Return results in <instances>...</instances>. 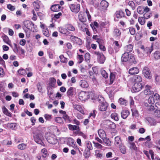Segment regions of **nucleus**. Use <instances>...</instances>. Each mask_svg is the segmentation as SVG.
I'll return each mask as SVG.
<instances>
[{
	"label": "nucleus",
	"instance_id": "35",
	"mask_svg": "<svg viewBox=\"0 0 160 160\" xmlns=\"http://www.w3.org/2000/svg\"><path fill=\"white\" fill-rule=\"evenodd\" d=\"M111 118L116 121H118L119 117L118 114L116 112H113L111 115Z\"/></svg>",
	"mask_w": 160,
	"mask_h": 160
},
{
	"label": "nucleus",
	"instance_id": "8",
	"mask_svg": "<svg viewBox=\"0 0 160 160\" xmlns=\"http://www.w3.org/2000/svg\"><path fill=\"white\" fill-rule=\"evenodd\" d=\"M23 24L24 26L29 30L32 29V28L35 29L36 27L32 22L29 20L24 21Z\"/></svg>",
	"mask_w": 160,
	"mask_h": 160
},
{
	"label": "nucleus",
	"instance_id": "59",
	"mask_svg": "<svg viewBox=\"0 0 160 160\" xmlns=\"http://www.w3.org/2000/svg\"><path fill=\"white\" fill-rule=\"evenodd\" d=\"M148 102L150 104H153L155 102L154 99L152 96H150L148 99Z\"/></svg>",
	"mask_w": 160,
	"mask_h": 160
},
{
	"label": "nucleus",
	"instance_id": "26",
	"mask_svg": "<svg viewBox=\"0 0 160 160\" xmlns=\"http://www.w3.org/2000/svg\"><path fill=\"white\" fill-rule=\"evenodd\" d=\"M68 128L69 130L72 131L79 130L80 131V128L77 125H73L71 124L68 125Z\"/></svg>",
	"mask_w": 160,
	"mask_h": 160
},
{
	"label": "nucleus",
	"instance_id": "39",
	"mask_svg": "<svg viewBox=\"0 0 160 160\" xmlns=\"http://www.w3.org/2000/svg\"><path fill=\"white\" fill-rule=\"evenodd\" d=\"M130 144V149L135 151H138V148L136 147L135 144L133 142H131L129 143Z\"/></svg>",
	"mask_w": 160,
	"mask_h": 160
},
{
	"label": "nucleus",
	"instance_id": "20",
	"mask_svg": "<svg viewBox=\"0 0 160 160\" xmlns=\"http://www.w3.org/2000/svg\"><path fill=\"white\" fill-rule=\"evenodd\" d=\"M108 3L105 0H102L101 2L100 5L102 9L106 10L108 6Z\"/></svg>",
	"mask_w": 160,
	"mask_h": 160
},
{
	"label": "nucleus",
	"instance_id": "27",
	"mask_svg": "<svg viewBox=\"0 0 160 160\" xmlns=\"http://www.w3.org/2000/svg\"><path fill=\"white\" fill-rule=\"evenodd\" d=\"M2 111L3 113L6 116L10 117H12V113L9 112L5 107L4 106L2 108Z\"/></svg>",
	"mask_w": 160,
	"mask_h": 160
},
{
	"label": "nucleus",
	"instance_id": "50",
	"mask_svg": "<svg viewBox=\"0 0 160 160\" xmlns=\"http://www.w3.org/2000/svg\"><path fill=\"white\" fill-rule=\"evenodd\" d=\"M118 102L120 105H125L127 102L126 100L122 98H120L118 100Z\"/></svg>",
	"mask_w": 160,
	"mask_h": 160
},
{
	"label": "nucleus",
	"instance_id": "33",
	"mask_svg": "<svg viewBox=\"0 0 160 160\" xmlns=\"http://www.w3.org/2000/svg\"><path fill=\"white\" fill-rule=\"evenodd\" d=\"M158 104V103H156L155 104V106L157 107L158 108H159L157 106ZM159 108L160 109V107ZM154 115L155 117L157 118H160V109L156 110L154 112Z\"/></svg>",
	"mask_w": 160,
	"mask_h": 160
},
{
	"label": "nucleus",
	"instance_id": "51",
	"mask_svg": "<svg viewBox=\"0 0 160 160\" xmlns=\"http://www.w3.org/2000/svg\"><path fill=\"white\" fill-rule=\"evenodd\" d=\"M86 145L87 148L89 149V151L91 150L93 148L90 142L88 141L86 142Z\"/></svg>",
	"mask_w": 160,
	"mask_h": 160
},
{
	"label": "nucleus",
	"instance_id": "7",
	"mask_svg": "<svg viewBox=\"0 0 160 160\" xmlns=\"http://www.w3.org/2000/svg\"><path fill=\"white\" fill-rule=\"evenodd\" d=\"M94 54L98 56V62L100 63H104L105 60V57L104 55L98 52H95Z\"/></svg>",
	"mask_w": 160,
	"mask_h": 160
},
{
	"label": "nucleus",
	"instance_id": "14",
	"mask_svg": "<svg viewBox=\"0 0 160 160\" xmlns=\"http://www.w3.org/2000/svg\"><path fill=\"white\" fill-rule=\"evenodd\" d=\"M72 107L74 108V110H77L82 114L84 113V111L82 110V107L81 105L73 103Z\"/></svg>",
	"mask_w": 160,
	"mask_h": 160
},
{
	"label": "nucleus",
	"instance_id": "3",
	"mask_svg": "<svg viewBox=\"0 0 160 160\" xmlns=\"http://www.w3.org/2000/svg\"><path fill=\"white\" fill-rule=\"evenodd\" d=\"M45 137L47 141L51 144H55L57 142V139L53 134L48 133L45 134Z\"/></svg>",
	"mask_w": 160,
	"mask_h": 160
},
{
	"label": "nucleus",
	"instance_id": "32",
	"mask_svg": "<svg viewBox=\"0 0 160 160\" xmlns=\"http://www.w3.org/2000/svg\"><path fill=\"white\" fill-rule=\"evenodd\" d=\"M128 61H129L131 63H132L134 64L136 63L137 62L136 60L135 55L133 54H130Z\"/></svg>",
	"mask_w": 160,
	"mask_h": 160
},
{
	"label": "nucleus",
	"instance_id": "29",
	"mask_svg": "<svg viewBox=\"0 0 160 160\" xmlns=\"http://www.w3.org/2000/svg\"><path fill=\"white\" fill-rule=\"evenodd\" d=\"M115 14L117 18H121L124 16V13L121 10L117 11Z\"/></svg>",
	"mask_w": 160,
	"mask_h": 160
},
{
	"label": "nucleus",
	"instance_id": "38",
	"mask_svg": "<svg viewBox=\"0 0 160 160\" xmlns=\"http://www.w3.org/2000/svg\"><path fill=\"white\" fill-rule=\"evenodd\" d=\"M65 28L67 30L69 31H74L75 30V28L74 26L72 24H68L65 25Z\"/></svg>",
	"mask_w": 160,
	"mask_h": 160
},
{
	"label": "nucleus",
	"instance_id": "60",
	"mask_svg": "<svg viewBox=\"0 0 160 160\" xmlns=\"http://www.w3.org/2000/svg\"><path fill=\"white\" fill-rule=\"evenodd\" d=\"M101 73L103 77L106 78L108 77V74L104 70H101Z\"/></svg>",
	"mask_w": 160,
	"mask_h": 160
},
{
	"label": "nucleus",
	"instance_id": "37",
	"mask_svg": "<svg viewBox=\"0 0 160 160\" xmlns=\"http://www.w3.org/2000/svg\"><path fill=\"white\" fill-rule=\"evenodd\" d=\"M103 142H104L105 145L108 146H110L111 145V142L109 139L106 138V137L103 139Z\"/></svg>",
	"mask_w": 160,
	"mask_h": 160
},
{
	"label": "nucleus",
	"instance_id": "49",
	"mask_svg": "<svg viewBox=\"0 0 160 160\" xmlns=\"http://www.w3.org/2000/svg\"><path fill=\"white\" fill-rule=\"evenodd\" d=\"M42 157L43 158H46L48 155L47 150L45 148H43L41 150Z\"/></svg>",
	"mask_w": 160,
	"mask_h": 160
},
{
	"label": "nucleus",
	"instance_id": "41",
	"mask_svg": "<svg viewBox=\"0 0 160 160\" xmlns=\"http://www.w3.org/2000/svg\"><path fill=\"white\" fill-rule=\"evenodd\" d=\"M152 50V49L151 48L146 47L144 50V54H146L147 55L150 54Z\"/></svg>",
	"mask_w": 160,
	"mask_h": 160
},
{
	"label": "nucleus",
	"instance_id": "58",
	"mask_svg": "<svg viewBox=\"0 0 160 160\" xmlns=\"http://www.w3.org/2000/svg\"><path fill=\"white\" fill-rule=\"evenodd\" d=\"M73 88L70 87L68 90L67 92V95L68 96L72 95H73Z\"/></svg>",
	"mask_w": 160,
	"mask_h": 160
},
{
	"label": "nucleus",
	"instance_id": "54",
	"mask_svg": "<svg viewBox=\"0 0 160 160\" xmlns=\"http://www.w3.org/2000/svg\"><path fill=\"white\" fill-rule=\"evenodd\" d=\"M97 101L100 104L104 102H106L104 100V98L101 96H99L97 99Z\"/></svg>",
	"mask_w": 160,
	"mask_h": 160
},
{
	"label": "nucleus",
	"instance_id": "40",
	"mask_svg": "<svg viewBox=\"0 0 160 160\" xmlns=\"http://www.w3.org/2000/svg\"><path fill=\"white\" fill-rule=\"evenodd\" d=\"M115 77V76L114 73L111 72L110 76V83L109 84H112L113 83Z\"/></svg>",
	"mask_w": 160,
	"mask_h": 160
},
{
	"label": "nucleus",
	"instance_id": "57",
	"mask_svg": "<svg viewBox=\"0 0 160 160\" xmlns=\"http://www.w3.org/2000/svg\"><path fill=\"white\" fill-rule=\"evenodd\" d=\"M59 58L60 59L61 62H62L66 63L68 62L67 58H65L63 55H61L59 56Z\"/></svg>",
	"mask_w": 160,
	"mask_h": 160
},
{
	"label": "nucleus",
	"instance_id": "6",
	"mask_svg": "<svg viewBox=\"0 0 160 160\" xmlns=\"http://www.w3.org/2000/svg\"><path fill=\"white\" fill-rule=\"evenodd\" d=\"M69 7L71 11L75 13H77L80 10V5L79 4H70L69 5Z\"/></svg>",
	"mask_w": 160,
	"mask_h": 160
},
{
	"label": "nucleus",
	"instance_id": "43",
	"mask_svg": "<svg viewBox=\"0 0 160 160\" xmlns=\"http://www.w3.org/2000/svg\"><path fill=\"white\" fill-rule=\"evenodd\" d=\"M16 125L15 123H8L7 124V127L8 128L13 130L15 129Z\"/></svg>",
	"mask_w": 160,
	"mask_h": 160
},
{
	"label": "nucleus",
	"instance_id": "64",
	"mask_svg": "<svg viewBox=\"0 0 160 160\" xmlns=\"http://www.w3.org/2000/svg\"><path fill=\"white\" fill-rule=\"evenodd\" d=\"M43 34L46 37H48L49 36V31L47 28H44L43 30Z\"/></svg>",
	"mask_w": 160,
	"mask_h": 160
},
{
	"label": "nucleus",
	"instance_id": "5",
	"mask_svg": "<svg viewBox=\"0 0 160 160\" xmlns=\"http://www.w3.org/2000/svg\"><path fill=\"white\" fill-rule=\"evenodd\" d=\"M78 96L79 99L81 101H85L90 97L88 93L84 91L80 92L78 94Z\"/></svg>",
	"mask_w": 160,
	"mask_h": 160
},
{
	"label": "nucleus",
	"instance_id": "18",
	"mask_svg": "<svg viewBox=\"0 0 160 160\" xmlns=\"http://www.w3.org/2000/svg\"><path fill=\"white\" fill-rule=\"evenodd\" d=\"M130 54L128 52H125L123 54L121 57V60L123 62H126L128 61L130 57Z\"/></svg>",
	"mask_w": 160,
	"mask_h": 160
},
{
	"label": "nucleus",
	"instance_id": "4",
	"mask_svg": "<svg viewBox=\"0 0 160 160\" xmlns=\"http://www.w3.org/2000/svg\"><path fill=\"white\" fill-rule=\"evenodd\" d=\"M142 74L147 79H150L152 78L151 72L148 67H145L143 68Z\"/></svg>",
	"mask_w": 160,
	"mask_h": 160
},
{
	"label": "nucleus",
	"instance_id": "53",
	"mask_svg": "<svg viewBox=\"0 0 160 160\" xmlns=\"http://www.w3.org/2000/svg\"><path fill=\"white\" fill-rule=\"evenodd\" d=\"M93 143L94 144L95 147L98 149H102L103 148V146L100 144L98 142H96L93 141Z\"/></svg>",
	"mask_w": 160,
	"mask_h": 160
},
{
	"label": "nucleus",
	"instance_id": "2",
	"mask_svg": "<svg viewBox=\"0 0 160 160\" xmlns=\"http://www.w3.org/2000/svg\"><path fill=\"white\" fill-rule=\"evenodd\" d=\"M33 137L34 141L36 143L44 147L45 146L43 141L44 140L43 137L41 133L35 134Z\"/></svg>",
	"mask_w": 160,
	"mask_h": 160
},
{
	"label": "nucleus",
	"instance_id": "63",
	"mask_svg": "<svg viewBox=\"0 0 160 160\" xmlns=\"http://www.w3.org/2000/svg\"><path fill=\"white\" fill-rule=\"evenodd\" d=\"M3 143L8 146L9 147L12 144V142L11 141H9L7 140H5L3 141Z\"/></svg>",
	"mask_w": 160,
	"mask_h": 160
},
{
	"label": "nucleus",
	"instance_id": "46",
	"mask_svg": "<svg viewBox=\"0 0 160 160\" xmlns=\"http://www.w3.org/2000/svg\"><path fill=\"white\" fill-rule=\"evenodd\" d=\"M3 41L7 44L9 45L11 47V46L12 45L11 44V42L9 40L8 37L6 36L4 37L3 38Z\"/></svg>",
	"mask_w": 160,
	"mask_h": 160
},
{
	"label": "nucleus",
	"instance_id": "55",
	"mask_svg": "<svg viewBox=\"0 0 160 160\" xmlns=\"http://www.w3.org/2000/svg\"><path fill=\"white\" fill-rule=\"evenodd\" d=\"M95 155L96 156L97 158H101L102 156V153L100 152L98 150H96L95 151Z\"/></svg>",
	"mask_w": 160,
	"mask_h": 160
},
{
	"label": "nucleus",
	"instance_id": "44",
	"mask_svg": "<svg viewBox=\"0 0 160 160\" xmlns=\"http://www.w3.org/2000/svg\"><path fill=\"white\" fill-rule=\"evenodd\" d=\"M77 58L78 60V63L80 64L81 63L83 60V56L82 55L78 54Z\"/></svg>",
	"mask_w": 160,
	"mask_h": 160
},
{
	"label": "nucleus",
	"instance_id": "56",
	"mask_svg": "<svg viewBox=\"0 0 160 160\" xmlns=\"http://www.w3.org/2000/svg\"><path fill=\"white\" fill-rule=\"evenodd\" d=\"M154 57L156 59H160V52L158 51H156L154 53Z\"/></svg>",
	"mask_w": 160,
	"mask_h": 160
},
{
	"label": "nucleus",
	"instance_id": "31",
	"mask_svg": "<svg viewBox=\"0 0 160 160\" xmlns=\"http://www.w3.org/2000/svg\"><path fill=\"white\" fill-rule=\"evenodd\" d=\"M40 2L39 1H34L33 3V4L34 7L36 11H39L40 8Z\"/></svg>",
	"mask_w": 160,
	"mask_h": 160
},
{
	"label": "nucleus",
	"instance_id": "48",
	"mask_svg": "<svg viewBox=\"0 0 160 160\" xmlns=\"http://www.w3.org/2000/svg\"><path fill=\"white\" fill-rule=\"evenodd\" d=\"M27 144L25 143H21L19 144L18 146V149L20 150L25 149L27 147Z\"/></svg>",
	"mask_w": 160,
	"mask_h": 160
},
{
	"label": "nucleus",
	"instance_id": "61",
	"mask_svg": "<svg viewBox=\"0 0 160 160\" xmlns=\"http://www.w3.org/2000/svg\"><path fill=\"white\" fill-rule=\"evenodd\" d=\"M132 114L133 116L137 117L138 116V113L137 110L135 109H132Z\"/></svg>",
	"mask_w": 160,
	"mask_h": 160
},
{
	"label": "nucleus",
	"instance_id": "21",
	"mask_svg": "<svg viewBox=\"0 0 160 160\" xmlns=\"http://www.w3.org/2000/svg\"><path fill=\"white\" fill-rule=\"evenodd\" d=\"M79 85L82 88H86L88 87V84L85 80H82L79 82Z\"/></svg>",
	"mask_w": 160,
	"mask_h": 160
},
{
	"label": "nucleus",
	"instance_id": "28",
	"mask_svg": "<svg viewBox=\"0 0 160 160\" xmlns=\"http://www.w3.org/2000/svg\"><path fill=\"white\" fill-rule=\"evenodd\" d=\"M114 43L115 46L114 47V49L115 51V52H117L121 48V45L120 43H119L117 41H114Z\"/></svg>",
	"mask_w": 160,
	"mask_h": 160
},
{
	"label": "nucleus",
	"instance_id": "13",
	"mask_svg": "<svg viewBox=\"0 0 160 160\" xmlns=\"http://www.w3.org/2000/svg\"><path fill=\"white\" fill-rule=\"evenodd\" d=\"M67 144L69 146L72 147L74 149L78 148L77 146L76 145V142H74V140L71 138L68 139Z\"/></svg>",
	"mask_w": 160,
	"mask_h": 160
},
{
	"label": "nucleus",
	"instance_id": "11",
	"mask_svg": "<svg viewBox=\"0 0 160 160\" xmlns=\"http://www.w3.org/2000/svg\"><path fill=\"white\" fill-rule=\"evenodd\" d=\"M105 91L108 95L109 98L112 99L114 95L113 90L112 88L107 87Z\"/></svg>",
	"mask_w": 160,
	"mask_h": 160
},
{
	"label": "nucleus",
	"instance_id": "19",
	"mask_svg": "<svg viewBox=\"0 0 160 160\" xmlns=\"http://www.w3.org/2000/svg\"><path fill=\"white\" fill-rule=\"evenodd\" d=\"M150 86L148 85H146L145 86V89L144 91V94L148 95L150 94H152L153 93V92L152 91L150 90Z\"/></svg>",
	"mask_w": 160,
	"mask_h": 160
},
{
	"label": "nucleus",
	"instance_id": "62",
	"mask_svg": "<svg viewBox=\"0 0 160 160\" xmlns=\"http://www.w3.org/2000/svg\"><path fill=\"white\" fill-rule=\"evenodd\" d=\"M55 121L57 123H63L62 119L60 117H56L54 119Z\"/></svg>",
	"mask_w": 160,
	"mask_h": 160
},
{
	"label": "nucleus",
	"instance_id": "9",
	"mask_svg": "<svg viewBox=\"0 0 160 160\" xmlns=\"http://www.w3.org/2000/svg\"><path fill=\"white\" fill-rule=\"evenodd\" d=\"M70 39L72 42L79 45L82 44V42L81 39L77 37L72 35L70 37Z\"/></svg>",
	"mask_w": 160,
	"mask_h": 160
},
{
	"label": "nucleus",
	"instance_id": "17",
	"mask_svg": "<svg viewBox=\"0 0 160 160\" xmlns=\"http://www.w3.org/2000/svg\"><path fill=\"white\" fill-rule=\"evenodd\" d=\"M114 144L117 147H118L122 144L121 138L119 136L116 137L114 138Z\"/></svg>",
	"mask_w": 160,
	"mask_h": 160
},
{
	"label": "nucleus",
	"instance_id": "16",
	"mask_svg": "<svg viewBox=\"0 0 160 160\" xmlns=\"http://www.w3.org/2000/svg\"><path fill=\"white\" fill-rule=\"evenodd\" d=\"M139 69L137 67H133L130 68L129 70V73L131 75L137 74L139 72Z\"/></svg>",
	"mask_w": 160,
	"mask_h": 160
},
{
	"label": "nucleus",
	"instance_id": "42",
	"mask_svg": "<svg viewBox=\"0 0 160 160\" xmlns=\"http://www.w3.org/2000/svg\"><path fill=\"white\" fill-rule=\"evenodd\" d=\"M118 147H119L121 153L123 154H125L126 152V148L125 146L123 144H122V145H120Z\"/></svg>",
	"mask_w": 160,
	"mask_h": 160
},
{
	"label": "nucleus",
	"instance_id": "34",
	"mask_svg": "<svg viewBox=\"0 0 160 160\" xmlns=\"http://www.w3.org/2000/svg\"><path fill=\"white\" fill-rule=\"evenodd\" d=\"M56 79L53 78H51L50 79V82L49 83V85L53 88L55 87V85H56Z\"/></svg>",
	"mask_w": 160,
	"mask_h": 160
},
{
	"label": "nucleus",
	"instance_id": "30",
	"mask_svg": "<svg viewBox=\"0 0 160 160\" xmlns=\"http://www.w3.org/2000/svg\"><path fill=\"white\" fill-rule=\"evenodd\" d=\"M59 31L61 33L64 34L68 35L70 33L66 28H65L62 27H60L59 28Z\"/></svg>",
	"mask_w": 160,
	"mask_h": 160
},
{
	"label": "nucleus",
	"instance_id": "36",
	"mask_svg": "<svg viewBox=\"0 0 160 160\" xmlns=\"http://www.w3.org/2000/svg\"><path fill=\"white\" fill-rule=\"evenodd\" d=\"M133 48V45L131 44L127 45L125 48L126 52L129 53L132 51Z\"/></svg>",
	"mask_w": 160,
	"mask_h": 160
},
{
	"label": "nucleus",
	"instance_id": "47",
	"mask_svg": "<svg viewBox=\"0 0 160 160\" xmlns=\"http://www.w3.org/2000/svg\"><path fill=\"white\" fill-rule=\"evenodd\" d=\"M80 30L84 32H85L86 34L89 36H90V32L88 28H83L82 26H81Z\"/></svg>",
	"mask_w": 160,
	"mask_h": 160
},
{
	"label": "nucleus",
	"instance_id": "52",
	"mask_svg": "<svg viewBox=\"0 0 160 160\" xmlns=\"http://www.w3.org/2000/svg\"><path fill=\"white\" fill-rule=\"evenodd\" d=\"M145 18L140 17L138 19V21L141 25H143L144 24L145 22Z\"/></svg>",
	"mask_w": 160,
	"mask_h": 160
},
{
	"label": "nucleus",
	"instance_id": "10",
	"mask_svg": "<svg viewBox=\"0 0 160 160\" xmlns=\"http://www.w3.org/2000/svg\"><path fill=\"white\" fill-rule=\"evenodd\" d=\"M142 87L140 83H135L132 86V90L134 92H138L142 89Z\"/></svg>",
	"mask_w": 160,
	"mask_h": 160
},
{
	"label": "nucleus",
	"instance_id": "24",
	"mask_svg": "<svg viewBox=\"0 0 160 160\" xmlns=\"http://www.w3.org/2000/svg\"><path fill=\"white\" fill-rule=\"evenodd\" d=\"M78 18L80 21L82 22H85L86 21V18L84 17L83 13L80 12L78 14Z\"/></svg>",
	"mask_w": 160,
	"mask_h": 160
},
{
	"label": "nucleus",
	"instance_id": "1",
	"mask_svg": "<svg viewBox=\"0 0 160 160\" xmlns=\"http://www.w3.org/2000/svg\"><path fill=\"white\" fill-rule=\"evenodd\" d=\"M13 46H11L13 52L19 56L25 55V51L21 47L18 46L16 43H14Z\"/></svg>",
	"mask_w": 160,
	"mask_h": 160
},
{
	"label": "nucleus",
	"instance_id": "45",
	"mask_svg": "<svg viewBox=\"0 0 160 160\" xmlns=\"http://www.w3.org/2000/svg\"><path fill=\"white\" fill-rule=\"evenodd\" d=\"M18 72L19 74L22 75H25L27 74L26 70L22 68H21L18 70Z\"/></svg>",
	"mask_w": 160,
	"mask_h": 160
},
{
	"label": "nucleus",
	"instance_id": "12",
	"mask_svg": "<svg viewBox=\"0 0 160 160\" xmlns=\"http://www.w3.org/2000/svg\"><path fill=\"white\" fill-rule=\"evenodd\" d=\"M108 106L107 102H104L100 104L98 106L100 111L102 112L106 111Z\"/></svg>",
	"mask_w": 160,
	"mask_h": 160
},
{
	"label": "nucleus",
	"instance_id": "22",
	"mask_svg": "<svg viewBox=\"0 0 160 160\" xmlns=\"http://www.w3.org/2000/svg\"><path fill=\"white\" fill-rule=\"evenodd\" d=\"M61 8V6L59 4H55L51 6V9L53 12H58L60 11Z\"/></svg>",
	"mask_w": 160,
	"mask_h": 160
},
{
	"label": "nucleus",
	"instance_id": "23",
	"mask_svg": "<svg viewBox=\"0 0 160 160\" xmlns=\"http://www.w3.org/2000/svg\"><path fill=\"white\" fill-rule=\"evenodd\" d=\"M133 80L135 83H140L142 81V78L140 76L135 75L133 77Z\"/></svg>",
	"mask_w": 160,
	"mask_h": 160
},
{
	"label": "nucleus",
	"instance_id": "25",
	"mask_svg": "<svg viewBox=\"0 0 160 160\" xmlns=\"http://www.w3.org/2000/svg\"><path fill=\"white\" fill-rule=\"evenodd\" d=\"M98 134L100 137L102 139L106 137L105 132L102 129H100L98 131Z\"/></svg>",
	"mask_w": 160,
	"mask_h": 160
},
{
	"label": "nucleus",
	"instance_id": "15",
	"mask_svg": "<svg viewBox=\"0 0 160 160\" xmlns=\"http://www.w3.org/2000/svg\"><path fill=\"white\" fill-rule=\"evenodd\" d=\"M130 112L127 110H122L121 113V117L123 119H126L130 114Z\"/></svg>",
	"mask_w": 160,
	"mask_h": 160
}]
</instances>
